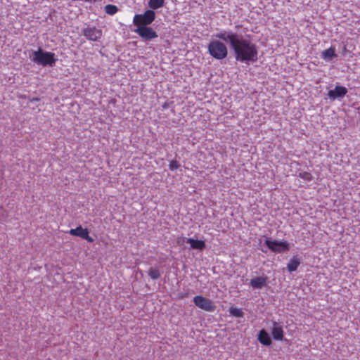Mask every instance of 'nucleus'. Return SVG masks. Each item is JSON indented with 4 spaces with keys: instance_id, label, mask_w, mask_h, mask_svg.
I'll return each mask as SVG.
<instances>
[{
    "instance_id": "1",
    "label": "nucleus",
    "mask_w": 360,
    "mask_h": 360,
    "mask_svg": "<svg viewBox=\"0 0 360 360\" xmlns=\"http://www.w3.org/2000/svg\"><path fill=\"white\" fill-rule=\"evenodd\" d=\"M215 37L229 44L237 61L248 64L258 60V47L250 39L231 30H222Z\"/></svg>"
},
{
    "instance_id": "2",
    "label": "nucleus",
    "mask_w": 360,
    "mask_h": 360,
    "mask_svg": "<svg viewBox=\"0 0 360 360\" xmlns=\"http://www.w3.org/2000/svg\"><path fill=\"white\" fill-rule=\"evenodd\" d=\"M33 57L32 60L40 65L44 67L50 66L53 67L57 61L56 55L54 53L44 51L41 47L37 51H32Z\"/></svg>"
},
{
    "instance_id": "3",
    "label": "nucleus",
    "mask_w": 360,
    "mask_h": 360,
    "mask_svg": "<svg viewBox=\"0 0 360 360\" xmlns=\"http://www.w3.org/2000/svg\"><path fill=\"white\" fill-rule=\"evenodd\" d=\"M224 41L214 39L207 45L208 53L216 60H223L228 56V48Z\"/></svg>"
},
{
    "instance_id": "4",
    "label": "nucleus",
    "mask_w": 360,
    "mask_h": 360,
    "mask_svg": "<svg viewBox=\"0 0 360 360\" xmlns=\"http://www.w3.org/2000/svg\"><path fill=\"white\" fill-rule=\"evenodd\" d=\"M155 19V13L151 9L145 11L143 14H136L134 17L133 23L135 26H148Z\"/></svg>"
},
{
    "instance_id": "5",
    "label": "nucleus",
    "mask_w": 360,
    "mask_h": 360,
    "mask_svg": "<svg viewBox=\"0 0 360 360\" xmlns=\"http://www.w3.org/2000/svg\"><path fill=\"white\" fill-rule=\"evenodd\" d=\"M265 244L267 245L269 250L274 252L283 253L290 249L289 244L287 241H278L276 240H272L268 238L265 240Z\"/></svg>"
},
{
    "instance_id": "6",
    "label": "nucleus",
    "mask_w": 360,
    "mask_h": 360,
    "mask_svg": "<svg viewBox=\"0 0 360 360\" xmlns=\"http://www.w3.org/2000/svg\"><path fill=\"white\" fill-rule=\"evenodd\" d=\"M193 302L198 308L207 311L212 312L216 309V306L212 300L201 295L195 296Z\"/></svg>"
},
{
    "instance_id": "7",
    "label": "nucleus",
    "mask_w": 360,
    "mask_h": 360,
    "mask_svg": "<svg viewBox=\"0 0 360 360\" xmlns=\"http://www.w3.org/2000/svg\"><path fill=\"white\" fill-rule=\"evenodd\" d=\"M136 27L134 32L144 40H151L158 37V34L152 27L145 25Z\"/></svg>"
},
{
    "instance_id": "8",
    "label": "nucleus",
    "mask_w": 360,
    "mask_h": 360,
    "mask_svg": "<svg viewBox=\"0 0 360 360\" xmlns=\"http://www.w3.org/2000/svg\"><path fill=\"white\" fill-rule=\"evenodd\" d=\"M82 32L90 41H97L102 37V30L96 27H87L84 28Z\"/></svg>"
},
{
    "instance_id": "9",
    "label": "nucleus",
    "mask_w": 360,
    "mask_h": 360,
    "mask_svg": "<svg viewBox=\"0 0 360 360\" xmlns=\"http://www.w3.org/2000/svg\"><path fill=\"white\" fill-rule=\"evenodd\" d=\"M69 233L72 236H79L89 243L94 241V238L89 236L88 229L82 228L81 226H77L76 229H70Z\"/></svg>"
},
{
    "instance_id": "10",
    "label": "nucleus",
    "mask_w": 360,
    "mask_h": 360,
    "mask_svg": "<svg viewBox=\"0 0 360 360\" xmlns=\"http://www.w3.org/2000/svg\"><path fill=\"white\" fill-rule=\"evenodd\" d=\"M271 334L274 340L282 341L284 338V330L283 326L279 323L273 321Z\"/></svg>"
},
{
    "instance_id": "11",
    "label": "nucleus",
    "mask_w": 360,
    "mask_h": 360,
    "mask_svg": "<svg viewBox=\"0 0 360 360\" xmlns=\"http://www.w3.org/2000/svg\"><path fill=\"white\" fill-rule=\"evenodd\" d=\"M347 93V89L342 86H336L328 92V96L333 101L342 98Z\"/></svg>"
},
{
    "instance_id": "12",
    "label": "nucleus",
    "mask_w": 360,
    "mask_h": 360,
    "mask_svg": "<svg viewBox=\"0 0 360 360\" xmlns=\"http://www.w3.org/2000/svg\"><path fill=\"white\" fill-rule=\"evenodd\" d=\"M184 240L190 244L192 249L203 250L205 248L206 244L204 240H195L191 238H184Z\"/></svg>"
},
{
    "instance_id": "13",
    "label": "nucleus",
    "mask_w": 360,
    "mask_h": 360,
    "mask_svg": "<svg viewBox=\"0 0 360 360\" xmlns=\"http://www.w3.org/2000/svg\"><path fill=\"white\" fill-rule=\"evenodd\" d=\"M258 340L262 345L265 346H269L272 342L269 335L264 329H262L259 332Z\"/></svg>"
},
{
    "instance_id": "14",
    "label": "nucleus",
    "mask_w": 360,
    "mask_h": 360,
    "mask_svg": "<svg viewBox=\"0 0 360 360\" xmlns=\"http://www.w3.org/2000/svg\"><path fill=\"white\" fill-rule=\"evenodd\" d=\"M266 276L254 278L250 281V285L254 288H262L266 285Z\"/></svg>"
},
{
    "instance_id": "15",
    "label": "nucleus",
    "mask_w": 360,
    "mask_h": 360,
    "mask_svg": "<svg viewBox=\"0 0 360 360\" xmlns=\"http://www.w3.org/2000/svg\"><path fill=\"white\" fill-rule=\"evenodd\" d=\"M336 57L337 54L335 53V49L333 46L323 51L321 53V58L326 61H330L333 58Z\"/></svg>"
},
{
    "instance_id": "16",
    "label": "nucleus",
    "mask_w": 360,
    "mask_h": 360,
    "mask_svg": "<svg viewBox=\"0 0 360 360\" xmlns=\"http://www.w3.org/2000/svg\"><path fill=\"white\" fill-rule=\"evenodd\" d=\"M300 264V260L296 257H292L287 265V269L290 272L297 270Z\"/></svg>"
},
{
    "instance_id": "17",
    "label": "nucleus",
    "mask_w": 360,
    "mask_h": 360,
    "mask_svg": "<svg viewBox=\"0 0 360 360\" xmlns=\"http://www.w3.org/2000/svg\"><path fill=\"white\" fill-rule=\"evenodd\" d=\"M148 4L149 8L154 11L163 7L165 6V0H149Z\"/></svg>"
},
{
    "instance_id": "18",
    "label": "nucleus",
    "mask_w": 360,
    "mask_h": 360,
    "mask_svg": "<svg viewBox=\"0 0 360 360\" xmlns=\"http://www.w3.org/2000/svg\"><path fill=\"white\" fill-rule=\"evenodd\" d=\"M105 11L109 15H114L118 11V8L115 5L108 4L105 6Z\"/></svg>"
},
{
    "instance_id": "19",
    "label": "nucleus",
    "mask_w": 360,
    "mask_h": 360,
    "mask_svg": "<svg viewBox=\"0 0 360 360\" xmlns=\"http://www.w3.org/2000/svg\"><path fill=\"white\" fill-rule=\"evenodd\" d=\"M148 275L153 280L158 279L160 276L159 270L154 268L149 269Z\"/></svg>"
},
{
    "instance_id": "20",
    "label": "nucleus",
    "mask_w": 360,
    "mask_h": 360,
    "mask_svg": "<svg viewBox=\"0 0 360 360\" xmlns=\"http://www.w3.org/2000/svg\"><path fill=\"white\" fill-rule=\"evenodd\" d=\"M230 313L231 315L236 317H243V312L242 311V309L237 307H231Z\"/></svg>"
},
{
    "instance_id": "21",
    "label": "nucleus",
    "mask_w": 360,
    "mask_h": 360,
    "mask_svg": "<svg viewBox=\"0 0 360 360\" xmlns=\"http://www.w3.org/2000/svg\"><path fill=\"white\" fill-rule=\"evenodd\" d=\"M298 176H300V178L303 179L304 180H305L307 181H311L312 178H313L311 173L307 172H300Z\"/></svg>"
},
{
    "instance_id": "22",
    "label": "nucleus",
    "mask_w": 360,
    "mask_h": 360,
    "mask_svg": "<svg viewBox=\"0 0 360 360\" xmlns=\"http://www.w3.org/2000/svg\"><path fill=\"white\" fill-rule=\"evenodd\" d=\"M180 167V164L176 160H172L170 162L169 168L170 170L174 171Z\"/></svg>"
},
{
    "instance_id": "23",
    "label": "nucleus",
    "mask_w": 360,
    "mask_h": 360,
    "mask_svg": "<svg viewBox=\"0 0 360 360\" xmlns=\"http://www.w3.org/2000/svg\"><path fill=\"white\" fill-rule=\"evenodd\" d=\"M28 100L30 103H34L35 101H39V98H37V97H34V98H30L29 97L28 98Z\"/></svg>"
},
{
    "instance_id": "24",
    "label": "nucleus",
    "mask_w": 360,
    "mask_h": 360,
    "mask_svg": "<svg viewBox=\"0 0 360 360\" xmlns=\"http://www.w3.org/2000/svg\"><path fill=\"white\" fill-rule=\"evenodd\" d=\"M4 184V180L2 178H0V188L1 187V186L3 185Z\"/></svg>"
},
{
    "instance_id": "25",
    "label": "nucleus",
    "mask_w": 360,
    "mask_h": 360,
    "mask_svg": "<svg viewBox=\"0 0 360 360\" xmlns=\"http://www.w3.org/2000/svg\"><path fill=\"white\" fill-rule=\"evenodd\" d=\"M162 107L163 108H166L168 107V105L167 103H165Z\"/></svg>"
}]
</instances>
